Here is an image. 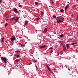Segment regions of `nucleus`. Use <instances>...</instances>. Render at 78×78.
Returning a JSON list of instances; mask_svg holds the SVG:
<instances>
[{
    "instance_id": "nucleus-2",
    "label": "nucleus",
    "mask_w": 78,
    "mask_h": 78,
    "mask_svg": "<svg viewBox=\"0 0 78 78\" xmlns=\"http://www.w3.org/2000/svg\"><path fill=\"white\" fill-rule=\"evenodd\" d=\"M2 60V61H4V62L5 63H6V60L7 59V58H6L5 57H1Z\"/></svg>"
},
{
    "instance_id": "nucleus-36",
    "label": "nucleus",
    "mask_w": 78,
    "mask_h": 78,
    "mask_svg": "<svg viewBox=\"0 0 78 78\" xmlns=\"http://www.w3.org/2000/svg\"><path fill=\"white\" fill-rule=\"evenodd\" d=\"M21 46H23V44H21Z\"/></svg>"
},
{
    "instance_id": "nucleus-15",
    "label": "nucleus",
    "mask_w": 78,
    "mask_h": 78,
    "mask_svg": "<svg viewBox=\"0 0 78 78\" xmlns=\"http://www.w3.org/2000/svg\"><path fill=\"white\" fill-rule=\"evenodd\" d=\"M20 76H21V77H23V76H24V75H23V74H21L20 75Z\"/></svg>"
},
{
    "instance_id": "nucleus-35",
    "label": "nucleus",
    "mask_w": 78,
    "mask_h": 78,
    "mask_svg": "<svg viewBox=\"0 0 78 78\" xmlns=\"http://www.w3.org/2000/svg\"><path fill=\"white\" fill-rule=\"evenodd\" d=\"M74 7H76V5H74Z\"/></svg>"
},
{
    "instance_id": "nucleus-18",
    "label": "nucleus",
    "mask_w": 78,
    "mask_h": 78,
    "mask_svg": "<svg viewBox=\"0 0 78 78\" xmlns=\"http://www.w3.org/2000/svg\"><path fill=\"white\" fill-rule=\"evenodd\" d=\"M16 52L17 54H18V53H19V52H20V51H16Z\"/></svg>"
},
{
    "instance_id": "nucleus-28",
    "label": "nucleus",
    "mask_w": 78,
    "mask_h": 78,
    "mask_svg": "<svg viewBox=\"0 0 78 78\" xmlns=\"http://www.w3.org/2000/svg\"><path fill=\"white\" fill-rule=\"evenodd\" d=\"M16 56H17V58H19L20 57V56L18 55H17Z\"/></svg>"
},
{
    "instance_id": "nucleus-6",
    "label": "nucleus",
    "mask_w": 78,
    "mask_h": 78,
    "mask_svg": "<svg viewBox=\"0 0 78 78\" xmlns=\"http://www.w3.org/2000/svg\"><path fill=\"white\" fill-rule=\"evenodd\" d=\"M28 21L27 20L25 21L24 24L25 25H28Z\"/></svg>"
},
{
    "instance_id": "nucleus-19",
    "label": "nucleus",
    "mask_w": 78,
    "mask_h": 78,
    "mask_svg": "<svg viewBox=\"0 0 78 78\" xmlns=\"http://www.w3.org/2000/svg\"><path fill=\"white\" fill-rule=\"evenodd\" d=\"M3 40H4V37L2 38V39L1 40V42H4Z\"/></svg>"
},
{
    "instance_id": "nucleus-7",
    "label": "nucleus",
    "mask_w": 78,
    "mask_h": 78,
    "mask_svg": "<svg viewBox=\"0 0 78 78\" xmlns=\"http://www.w3.org/2000/svg\"><path fill=\"white\" fill-rule=\"evenodd\" d=\"M58 43L60 44V45H62L63 44V41H58Z\"/></svg>"
},
{
    "instance_id": "nucleus-17",
    "label": "nucleus",
    "mask_w": 78,
    "mask_h": 78,
    "mask_svg": "<svg viewBox=\"0 0 78 78\" xmlns=\"http://www.w3.org/2000/svg\"><path fill=\"white\" fill-rule=\"evenodd\" d=\"M77 44V43H73L71 44V45H75V44Z\"/></svg>"
},
{
    "instance_id": "nucleus-14",
    "label": "nucleus",
    "mask_w": 78,
    "mask_h": 78,
    "mask_svg": "<svg viewBox=\"0 0 78 78\" xmlns=\"http://www.w3.org/2000/svg\"><path fill=\"white\" fill-rule=\"evenodd\" d=\"M16 19V17H14L13 18H11V20H14Z\"/></svg>"
},
{
    "instance_id": "nucleus-23",
    "label": "nucleus",
    "mask_w": 78,
    "mask_h": 78,
    "mask_svg": "<svg viewBox=\"0 0 78 78\" xmlns=\"http://www.w3.org/2000/svg\"><path fill=\"white\" fill-rule=\"evenodd\" d=\"M8 23H5V27H6L8 25Z\"/></svg>"
},
{
    "instance_id": "nucleus-8",
    "label": "nucleus",
    "mask_w": 78,
    "mask_h": 78,
    "mask_svg": "<svg viewBox=\"0 0 78 78\" xmlns=\"http://www.w3.org/2000/svg\"><path fill=\"white\" fill-rule=\"evenodd\" d=\"M19 21V17H17L15 20V22H17Z\"/></svg>"
},
{
    "instance_id": "nucleus-12",
    "label": "nucleus",
    "mask_w": 78,
    "mask_h": 78,
    "mask_svg": "<svg viewBox=\"0 0 78 78\" xmlns=\"http://www.w3.org/2000/svg\"><path fill=\"white\" fill-rule=\"evenodd\" d=\"M69 45H70V44H66V47H67V49H69Z\"/></svg>"
},
{
    "instance_id": "nucleus-13",
    "label": "nucleus",
    "mask_w": 78,
    "mask_h": 78,
    "mask_svg": "<svg viewBox=\"0 0 78 78\" xmlns=\"http://www.w3.org/2000/svg\"><path fill=\"white\" fill-rule=\"evenodd\" d=\"M46 66L48 68V69L49 70H50V68H49L48 66L47 65H46Z\"/></svg>"
},
{
    "instance_id": "nucleus-4",
    "label": "nucleus",
    "mask_w": 78,
    "mask_h": 78,
    "mask_svg": "<svg viewBox=\"0 0 78 78\" xmlns=\"http://www.w3.org/2000/svg\"><path fill=\"white\" fill-rule=\"evenodd\" d=\"M11 41H15L16 40V37H13L10 38Z\"/></svg>"
},
{
    "instance_id": "nucleus-30",
    "label": "nucleus",
    "mask_w": 78,
    "mask_h": 78,
    "mask_svg": "<svg viewBox=\"0 0 78 78\" xmlns=\"http://www.w3.org/2000/svg\"><path fill=\"white\" fill-rule=\"evenodd\" d=\"M49 49H51L52 50V49H53V47H51L49 48Z\"/></svg>"
},
{
    "instance_id": "nucleus-21",
    "label": "nucleus",
    "mask_w": 78,
    "mask_h": 78,
    "mask_svg": "<svg viewBox=\"0 0 78 78\" xmlns=\"http://www.w3.org/2000/svg\"><path fill=\"white\" fill-rule=\"evenodd\" d=\"M35 4L36 5H38V3L37 2H35Z\"/></svg>"
},
{
    "instance_id": "nucleus-22",
    "label": "nucleus",
    "mask_w": 78,
    "mask_h": 78,
    "mask_svg": "<svg viewBox=\"0 0 78 78\" xmlns=\"http://www.w3.org/2000/svg\"><path fill=\"white\" fill-rule=\"evenodd\" d=\"M19 61H20V60H19L18 59H16V62H19Z\"/></svg>"
},
{
    "instance_id": "nucleus-16",
    "label": "nucleus",
    "mask_w": 78,
    "mask_h": 78,
    "mask_svg": "<svg viewBox=\"0 0 78 78\" xmlns=\"http://www.w3.org/2000/svg\"><path fill=\"white\" fill-rule=\"evenodd\" d=\"M64 36V34H62L60 35V37L62 38V37H63Z\"/></svg>"
},
{
    "instance_id": "nucleus-11",
    "label": "nucleus",
    "mask_w": 78,
    "mask_h": 78,
    "mask_svg": "<svg viewBox=\"0 0 78 78\" xmlns=\"http://www.w3.org/2000/svg\"><path fill=\"white\" fill-rule=\"evenodd\" d=\"M46 47V46L45 45H41V46H40V48H44V47Z\"/></svg>"
},
{
    "instance_id": "nucleus-32",
    "label": "nucleus",
    "mask_w": 78,
    "mask_h": 78,
    "mask_svg": "<svg viewBox=\"0 0 78 78\" xmlns=\"http://www.w3.org/2000/svg\"><path fill=\"white\" fill-rule=\"evenodd\" d=\"M0 3H2V0H0Z\"/></svg>"
},
{
    "instance_id": "nucleus-10",
    "label": "nucleus",
    "mask_w": 78,
    "mask_h": 78,
    "mask_svg": "<svg viewBox=\"0 0 78 78\" xmlns=\"http://www.w3.org/2000/svg\"><path fill=\"white\" fill-rule=\"evenodd\" d=\"M47 31V28H45V30H44L43 31V33H46Z\"/></svg>"
},
{
    "instance_id": "nucleus-39",
    "label": "nucleus",
    "mask_w": 78,
    "mask_h": 78,
    "mask_svg": "<svg viewBox=\"0 0 78 78\" xmlns=\"http://www.w3.org/2000/svg\"><path fill=\"white\" fill-rule=\"evenodd\" d=\"M77 2H78V0H77Z\"/></svg>"
},
{
    "instance_id": "nucleus-38",
    "label": "nucleus",
    "mask_w": 78,
    "mask_h": 78,
    "mask_svg": "<svg viewBox=\"0 0 78 78\" xmlns=\"http://www.w3.org/2000/svg\"><path fill=\"white\" fill-rule=\"evenodd\" d=\"M20 44H21V43H20Z\"/></svg>"
},
{
    "instance_id": "nucleus-20",
    "label": "nucleus",
    "mask_w": 78,
    "mask_h": 78,
    "mask_svg": "<svg viewBox=\"0 0 78 78\" xmlns=\"http://www.w3.org/2000/svg\"><path fill=\"white\" fill-rule=\"evenodd\" d=\"M63 11H64V9H61V10H60V12H63Z\"/></svg>"
},
{
    "instance_id": "nucleus-29",
    "label": "nucleus",
    "mask_w": 78,
    "mask_h": 78,
    "mask_svg": "<svg viewBox=\"0 0 78 78\" xmlns=\"http://www.w3.org/2000/svg\"><path fill=\"white\" fill-rule=\"evenodd\" d=\"M62 21H63V20H64V18H63L62 17Z\"/></svg>"
},
{
    "instance_id": "nucleus-26",
    "label": "nucleus",
    "mask_w": 78,
    "mask_h": 78,
    "mask_svg": "<svg viewBox=\"0 0 78 78\" xmlns=\"http://www.w3.org/2000/svg\"><path fill=\"white\" fill-rule=\"evenodd\" d=\"M33 61L34 62H37V61H36L34 60H33Z\"/></svg>"
},
{
    "instance_id": "nucleus-24",
    "label": "nucleus",
    "mask_w": 78,
    "mask_h": 78,
    "mask_svg": "<svg viewBox=\"0 0 78 78\" xmlns=\"http://www.w3.org/2000/svg\"><path fill=\"white\" fill-rule=\"evenodd\" d=\"M53 18H54V19H55V18H56V16H55V15H53Z\"/></svg>"
},
{
    "instance_id": "nucleus-27",
    "label": "nucleus",
    "mask_w": 78,
    "mask_h": 78,
    "mask_svg": "<svg viewBox=\"0 0 78 78\" xmlns=\"http://www.w3.org/2000/svg\"><path fill=\"white\" fill-rule=\"evenodd\" d=\"M19 6L20 8H21V7H22V5H19Z\"/></svg>"
},
{
    "instance_id": "nucleus-5",
    "label": "nucleus",
    "mask_w": 78,
    "mask_h": 78,
    "mask_svg": "<svg viewBox=\"0 0 78 78\" xmlns=\"http://www.w3.org/2000/svg\"><path fill=\"white\" fill-rule=\"evenodd\" d=\"M63 50H64V51H66L67 50V48H66V46H65L64 45L63 47Z\"/></svg>"
},
{
    "instance_id": "nucleus-34",
    "label": "nucleus",
    "mask_w": 78,
    "mask_h": 78,
    "mask_svg": "<svg viewBox=\"0 0 78 78\" xmlns=\"http://www.w3.org/2000/svg\"><path fill=\"white\" fill-rule=\"evenodd\" d=\"M19 38H20V39H22V37H19Z\"/></svg>"
},
{
    "instance_id": "nucleus-33",
    "label": "nucleus",
    "mask_w": 78,
    "mask_h": 78,
    "mask_svg": "<svg viewBox=\"0 0 78 78\" xmlns=\"http://www.w3.org/2000/svg\"><path fill=\"white\" fill-rule=\"evenodd\" d=\"M52 52H53V50L51 51V52H50V53H52Z\"/></svg>"
},
{
    "instance_id": "nucleus-37",
    "label": "nucleus",
    "mask_w": 78,
    "mask_h": 78,
    "mask_svg": "<svg viewBox=\"0 0 78 78\" xmlns=\"http://www.w3.org/2000/svg\"><path fill=\"white\" fill-rule=\"evenodd\" d=\"M69 3V2H68V3Z\"/></svg>"
},
{
    "instance_id": "nucleus-9",
    "label": "nucleus",
    "mask_w": 78,
    "mask_h": 78,
    "mask_svg": "<svg viewBox=\"0 0 78 78\" xmlns=\"http://www.w3.org/2000/svg\"><path fill=\"white\" fill-rule=\"evenodd\" d=\"M69 6V5L68 4L66 6V7L65 8V10H66L68 8Z\"/></svg>"
},
{
    "instance_id": "nucleus-31",
    "label": "nucleus",
    "mask_w": 78,
    "mask_h": 78,
    "mask_svg": "<svg viewBox=\"0 0 78 78\" xmlns=\"http://www.w3.org/2000/svg\"><path fill=\"white\" fill-rule=\"evenodd\" d=\"M41 15H42V14H43V12H41Z\"/></svg>"
},
{
    "instance_id": "nucleus-25",
    "label": "nucleus",
    "mask_w": 78,
    "mask_h": 78,
    "mask_svg": "<svg viewBox=\"0 0 78 78\" xmlns=\"http://www.w3.org/2000/svg\"><path fill=\"white\" fill-rule=\"evenodd\" d=\"M39 19H40V18H36V20H37V21L39 20Z\"/></svg>"
},
{
    "instance_id": "nucleus-1",
    "label": "nucleus",
    "mask_w": 78,
    "mask_h": 78,
    "mask_svg": "<svg viewBox=\"0 0 78 78\" xmlns=\"http://www.w3.org/2000/svg\"><path fill=\"white\" fill-rule=\"evenodd\" d=\"M56 20L57 21V22L58 23H61V22H63V21H62V17L61 16L57 17L56 18Z\"/></svg>"
},
{
    "instance_id": "nucleus-3",
    "label": "nucleus",
    "mask_w": 78,
    "mask_h": 78,
    "mask_svg": "<svg viewBox=\"0 0 78 78\" xmlns=\"http://www.w3.org/2000/svg\"><path fill=\"white\" fill-rule=\"evenodd\" d=\"M13 11L16 14H17V13H19V11L17 10V9L16 8H14L13 10Z\"/></svg>"
}]
</instances>
